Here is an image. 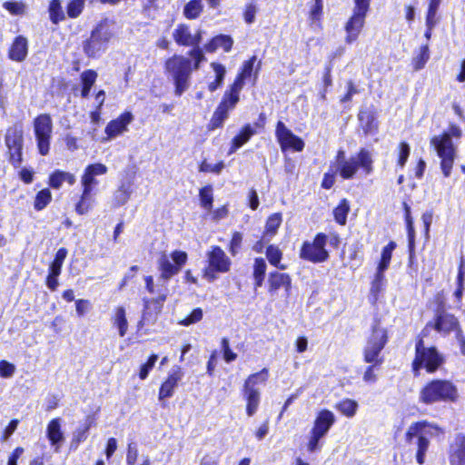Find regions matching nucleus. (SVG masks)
Segmentation results:
<instances>
[{"mask_svg": "<svg viewBox=\"0 0 465 465\" xmlns=\"http://www.w3.org/2000/svg\"><path fill=\"white\" fill-rule=\"evenodd\" d=\"M360 170L365 175L371 174L373 171L372 155L363 148L351 156H347L343 150H339L335 159L331 162V171L338 173L343 180L355 178Z\"/></svg>", "mask_w": 465, "mask_h": 465, "instance_id": "obj_1", "label": "nucleus"}, {"mask_svg": "<svg viewBox=\"0 0 465 465\" xmlns=\"http://www.w3.org/2000/svg\"><path fill=\"white\" fill-rule=\"evenodd\" d=\"M442 433L440 427L428 421H417L411 423L405 433L407 443L416 447L415 459L417 463H425L426 454L430 448V440Z\"/></svg>", "mask_w": 465, "mask_h": 465, "instance_id": "obj_2", "label": "nucleus"}, {"mask_svg": "<svg viewBox=\"0 0 465 465\" xmlns=\"http://www.w3.org/2000/svg\"><path fill=\"white\" fill-rule=\"evenodd\" d=\"M107 171V167L100 163L89 164L85 167L81 177L82 194L75 205V212L78 214H85L91 210L94 202V191L99 183L96 176L104 175Z\"/></svg>", "mask_w": 465, "mask_h": 465, "instance_id": "obj_3", "label": "nucleus"}, {"mask_svg": "<svg viewBox=\"0 0 465 465\" xmlns=\"http://www.w3.org/2000/svg\"><path fill=\"white\" fill-rule=\"evenodd\" d=\"M458 398L456 386L447 380H433L419 391V401L430 405L440 401H454Z\"/></svg>", "mask_w": 465, "mask_h": 465, "instance_id": "obj_4", "label": "nucleus"}, {"mask_svg": "<svg viewBox=\"0 0 465 465\" xmlns=\"http://www.w3.org/2000/svg\"><path fill=\"white\" fill-rule=\"evenodd\" d=\"M460 129L458 126L452 125L448 133L434 136L431 139V144L435 147L439 157L441 159L440 166L445 177L450 176L455 158V149L451 136L460 137Z\"/></svg>", "mask_w": 465, "mask_h": 465, "instance_id": "obj_5", "label": "nucleus"}, {"mask_svg": "<svg viewBox=\"0 0 465 465\" xmlns=\"http://www.w3.org/2000/svg\"><path fill=\"white\" fill-rule=\"evenodd\" d=\"M113 37V32L107 21L98 24L91 32L89 39L84 43V51L89 57H96L104 52Z\"/></svg>", "mask_w": 465, "mask_h": 465, "instance_id": "obj_6", "label": "nucleus"}, {"mask_svg": "<svg viewBox=\"0 0 465 465\" xmlns=\"http://www.w3.org/2000/svg\"><path fill=\"white\" fill-rule=\"evenodd\" d=\"M165 68L174 80L175 93L181 95L188 88L187 79L192 70L191 61L183 56L174 55L166 61Z\"/></svg>", "mask_w": 465, "mask_h": 465, "instance_id": "obj_7", "label": "nucleus"}, {"mask_svg": "<svg viewBox=\"0 0 465 465\" xmlns=\"http://www.w3.org/2000/svg\"><path fill=\"white\" fill-rule=\"evenodd\" d=\"M241 91L242 87H229L224 92L221 103L210 120V130L222 127L223 122L228 118L229 112L238 104Z\"/></svg>", "mask_w": 465, "mask_h": 465, "instance_id": "obj_8", "label": "nucleus"}, {"mask_svg": "<svg viewBox=\"0 0 465 465\" xmlns=\"http://www.w3.org/2000/svg\"><path fill=\"white\" fill-rule=\"evenodd\" d=\"M443 363V357L434 347L425 348L422 340L416 344V356L412 363L415 374L421 368H425L428 372H434Z\"/></svg>", "mask_w": 465, "mask_h": 465, "instance_id": "obj_9", "label": "nucleus"}, {"mask_svg": "<svg viewBox=\"0 0 465 465\" xmlns=\"http://www.w3.org/2000/svg\"><path fill=\"white\" fill-rule=\"evenodd\" d=\"M386 342V330L381 327L380 324H375L363 350L365 362L372 363L374 366L381 364V360L379 356Z\"/></svg>", "mask_w": 465, "mask_h": 465, "instance_id": "obj_10", "label": "nucleus"}, {"mask_svg": "<svg viewBox=\"0 0 465 465\" xmlns=\"http://www.w3.org/2000/svg\"><path fill=\"white\" fill-rule=\"evenodd\" d=\"M173 37L180 45L193 47L191 51V55L195 59V66L197 67L203 56V51L199 47V44L202 40L201 30H196L193 33L187 25L180 24L173 30Z\"/></svg>", "mask_w": 465, "mask_h": 465, "instance_id": "obj_11", "label": "nucleus"}, {"mask_svg": "<svg viewBox=\"0 0 465 465\" xmlns=\"http://www.w3.org/2000/svg\"><path fill=\"white\" fill-rule=\"evenodd\" d=\"M34 131L39 153L46 155L50 150L53 121L49 114H42L34 120Z\"/></svg>", "mask_w": 465, "mask_h": 465, "instance_id": "obj_12", "label": "nucleus"}, {"mask_svg": "<svg viewBox=\"0 0 465 465\" xmlns=\"http://www.w3.org/2000/svg\"><path fill=\"white\" fill-rule=\"evenodd\" d=\"M326 235L319 233L313 242H305L302 247L301 258L312 262H322L329 257L328 252L325 250Z\"/></svg>", "mask_w": 465, "mask_h": 465, "instance_id": "obj_13", "label": "nucleus"}, {"mask_svg": "<svg viewBox=\"0 0 465 465\" xmlns=\"http://www.w3.org/2000/svg\"><path fill=\"white\" fill-rule=\"evenodd\" d=\"M171 257L173 262L166 254H163L158 262L161 276L165 280H168L174 274L178 273L187 260L186 252L181 251L173 252Z\"/></svg>", "mask_w": 465, "mask_h": 465, "instance_id": "obj_14", "label": "nucleus"}, {"mask_svg": "<svg viewBox=\"0 0 465 465\" xmlns=\"http://www.w3.org/2000/svg\"><path fill=\"white\" fill-rule=\"evenodd\" d=\"M276 137L282 151L293 149L294 151L301 152L304 148V142L281 121L277 123Z\"/></svg>", "mask_w": 465, "mask_h": 465, "instance_id": "obj_15", "label": "nucleus"}, {"mask_svg": "<svg viewBox=\"0 0 465 465\" xmlns=\"http://www.w3.org/2000/svg\"><path fill=\"white\" fill-rule=\"evenodd\" d=\"M230 265L231 262L224 252L219 247L213 248L209 254V267L208 270H205V278L213 280L215 278L214 272H226L229 271Z\"/></svg>", "mask_w": 465, "mask_h": 465, "instance_id": "obj_16", "label": "nucleus"}, {"mask_svg": "<svg viewBox=\"0 0 465 465\" xmlns=\"http://www.w3.org/2000/svg\"><path fill=\"white\" fill-rule=\"evenodd\" d=\"M134 120L130 112L122 114L118 118L112 120L105 127V134L109 139H113L126 132L128 124Z\"/></svg>", "mask_w": 465, "mask_h": 465, "instance_id": "obj_17", "label": "nucleus"}, {"mask_svg": "<svg viewBox=\"0 0 465 465\" xmlns=\"http://www.w3.org/2000/svg\"><path fill=\"white\" fill-rule=\"evenodd\" d=\"M433 328L440 333L446 335L451 331L460 330L457 319L444 311L438 312Z\"/></svg>", "mask_w": 465, "mask_h": 465, "instance_id": "obj_18", "label": "nucleus"}, {"mask_svg": "<svg viewBox=\"0 0 465 465\" xmlns=\"http://www.w3.org/2000/svg\"><path fill=\"white\" fill-rule=\"evenodd\" d=\"M62 424L59 418L49 421L46 428V437L54 447V452H59L61 445L64 441V436L61 430Z\"/></svg>", "mask_w": 465, "mask_h": 465, "instance_id": "obj_19", "label": "nucleus"}, {"mask_svg": "<svg viewBox=\"0 0 465 465\" xmlns=\"http://www.w3.org/2000/svg\"><path fill=\"white\" fill-rule=\"evenodd\" d=\"M396 247V243L394 242H390L386 246L383 247L381 251V261L378 264L377 272L375 275V279L373 281V285L378 286L380 282L383 280V272L387 270L390 265L392 252Z\"/></svg>", "mask_w": 465, "mask_h": 465, "instance_id": "obj_20", "label": "nucleus"}, {"mask_svg": "<svg viewBox=\"0 0 465 465\" xmlns=\"http://www.w3.org/2000/svg\"><path fill=\"white\" fill-rule=\"evenodd\" d=\"M269 288L268 291L272 295L281 288H284L287 295L291 290L292 281L287 273L278 272H271L268 279Z\"/></svg>", "mask_w": 465, "mask_h": 465, "instance_id": "obj_21", "label": "nucleus"}, {"mask_svg": "<svg viewBox=\"0 0 465 465\" xmlns=\"http://www.w3.org/2000/svg\"><path fill=\"white\" fill-rule=\"evenodd\" d=\"M365 23V17L353 14L345 25L347 33L345 42L351 44L358 38Z\"/></svg>", "mask_w": 465, "mask_h": 465, "instance_id": "obj_22", "label": "nucleus"}, {"mask_svg": "<svg viewBox=\"0 0 465 465\" xmlns=\"http://www.w3.org/2000/svg\"><path fill=\"white\" fill-rule=\"evenodd\" d=\"M450 465H465V435L458 434L450 447Z\"/></svg>", "mask_w": 465, "mask_h": 465, "instance_id": "obj_23", "label": "nucleus"}, {"mask_svg": "<svg viewBox=\"0 0 465 465\" xmlns=\"http://www.w3.org/2000/svg\"><path fill=\"white\" fill-rule=\"evenodd\" d=\"M183 373L180 368L173 369L166 381L162 384L159 391V400L173 396V390L181 381Z\"/></svg>", "mask_w": 465, "mask_h": 465, "instance_id": "obj_24", "label": "nucleus"}, {"mask_svg": "<svg viewBox=\"0 0 465 465\" xmlns=\"http://www.w3.org/2000/svg\"><path fill=\"white\" fill-rule=\"evenodd\" d=\"M334 422V414L329 410H322L314 420L312 430L325 436Z\"/></svg>", "mask_w": 465, "mask_h": 465, "instance_id": "obj_25", "label": "nucleus"}, {"mask_svg": "<svg viewBox=\"0 0 465 465\" xmlns=\"http://www.w3.org/2000/svg\"><path fill=\"white\" fill-rule=\"evenodd\" d=\"M211 70L208 73V90L210 92L216 91L222 84L226 74L225 67L218 63H212L210 64Z\"/></svg>", "mask_w": 465, "mask_h": 465, "instance_id": "obj_26", "label": "nucleus"}, {"mask_svg": "<svg viewBox=\"0 0 465 465\" xmlns=\"http://www.w3.org/2000/svg\"><path fill=\"white\" fill-rule=\"evenodd\" d=\"M133 193V183L128 181L122 182L114 191L112 197V205L114 208L124 205Z\"/></svg>", "mask_w": 465, "mask_h": 465, "instance_id": "obj_27", "label": "nucleus"}, {"mask_svg": "<svg viewBox=\"0 0 465 465\" xmlns=\"http://www.w3.org/2000/svg\"><path fill=\"white\" fill-rule=\"evenodd\" d=\"M242 396L246 401V413L249 417L255 414L261 401V391L259 389L242 388Z\"/></svg>", "mask_w": 465, "mask_h": 465, "instance_id": "obj_28", "label": "nucleus"}, {"mask_svg": "<svg viewBox=\"0 0 465 465\" xmlns=\"http://www.w3.org/2000/svg\"><path fill=\"white\" fill-rule=\"evenodd\" d=\"M256 62V56L251 57L249 60L245 61L242 64L241 72L238 74L234 83L230 87H242L243 88L244 84H250V77L252 76L254 63Z\"/></svg>", "mask_w": 465, "mask_h": 465, "instance_id": "obj_29", "label": "nucleus"}, {"mask_svg": "<svg viewBox=\"0 0 465 465\" xmlns=\"http://www.w3.org/2000/svg\"><path fill=\"white\" fill-rule=\"evenodd\" d=\"M232 44L233 40L231 36L220 35L213 37L208 44H205V52H216L219 49L229 52Z\"/></svg>", "mask_w": 465, "mask_h": 465, "instance_id": "obj_30", "label": "nucleus"}, {"mask_svg": "<svg viewBox=\"0 0 465 465\" xmlns=\"http://www.w3.org/2000/svg\"><path fill=\"white\" fill-rule=\"evenodd\" d=\"M111 322L113 326L118 330L119 335L124 337L128 331V322L126 311L123 306H118L114 309Z\"/></svg>", "mask_w": 465, "mask_h": 465, "instance_id": "obj_31", "label": "nucleus"}, {"mask_svg": "<svg viewBox=\"0 0 465 465\" xmlns=\"http://www.w3.org/2000/svg\"><path fill=\"white\" fill-rule=\"evenodd\" d=\"M27 55V40L24 36H17L9 52V56L12 60L21 62L25 60Z\"/></svg>", "mask_w": 465, "mask_h": 465, "instance_id": "obj_32", "label": "nucleus"}, {"mask_svg": "<svg viewBox=\"0 0 465 465\" xmlns=\"http://www.w3.org/2000/svg\"><path fill=\"white\" fill-rule=\"evenodd\" d=\"M282 222V216L280 213L271 214L265 224V229L262 234L263 241H271L277 233L279 227Z\"/></svg>", "mask_w": 465, "mask_h": 465, "instance_id": "obj_33", "label": "nucleus"}, {"mask_svg": "<svg viewBox=\"0 0 465 465\" xmlns=\"http://www.w3.org/2000/svg\"><path fill=\"white\" fill-rule=\"evenodd\" d=\"M5 144L8 149L15 146H23V129L20 125H14L7 129L5 134Z\"/></svg>", "mask_w": 465, "mask_h": 465, "instance_id": "obj_34", "label": "nucleus"}, {"mask_svg": "<svg viewBox=\"0 0 465 465\" xmlns=\"http://www.w3.org/2000/svg\"><path fill=\"white\" fill-rule=\"evenodd\" d=\"M254 134V130L250 124L244 126L241 133L232 139V148L230 153L235 152L237 149L242 147L247 143L250 138Z\"/></svg>", "mask_w": 465, "mask_h": 465, "instance_id": "obj_35", "label": "nucleus"}, {"mask_svg": "<svg viewBox=\"0 0 465 465\" xmlns=\"http://www.w3.org/2000/svg\"><path fill=\"white\" fill-rule=\"evenodd\" d=\"M75 176L67 172L55 171L50 176V185L55 189L60 188L64 182H67L69 184L72 185L75 183Z\"/></svg>", "mask_w": 465, "mask_h": 465, "instance_id": "obj_36", "label": "nucleus"}, {"mask_svg": "<svg viewBox=\"0 0 465 465\" xmlns=\"http://www.w3.org/2000/svg\"><path fill=\"white\" fill-rule=\"evenodd\" d=\"M266 257L269 262L277 267L280 270H285L287 268L286 265L281 263V260L282 257V252L280 250L278 246L269 245L266 250Z\"/></svg>", "mask_w": 465, "mask_h": 465, "instance_id": "obj_37", "label": "nucleus"}, {"mask_svg": "<svg viewBox=\"0 0 465 465\" xmlns=\"http://www.w3.org/2000/svg\"><path fill=\"white\" fill-rule=\"evenodd\" d=\"M267 379L268 369L263 368L261 371L249 375L244 381L243 388L258 389L257 385L260 383H265Z\"/></svg>", "mask_w": 465, "mask_h": 465, "instance_id": "obj_38", "label": "nucleus"}, {"mask_svg": "<svg viewBox=\"0 0 465 465\" xmlns=\"http://www.w3.org/2000/svg\"><path fill=\"white\" fill-rule=\"evenodd\" d=\"M335 408L344 416L352 418L358 410V403L354 400L344 399L338 402Z\"/></svg>", "mask_w": 465, "mask_h": 465, "instance_id": "obj_39", "label": "nucleus"}, {"mask_svg": "<svg viewBox=\"0 0 465 465\" xmlns=\"http://www.w3.org/2000/svg\"><path fill=\"white\" fill-rule=\"evenodd\" d=\"M203 11L202 0H191L183 8V15L187 19L197 18Z\"/></svg>", "mask_w": 465, "mask_h": 465, "instance_id": "obj_40", "label": "nucleus"}, {"mask_svg": "<svg viewBox=\"0 0 465 465\" xmlns=\"http://www.w3.org/2000/svg\"><path fill=\"white\" fill-rule=\"evenodd\" d=\"M349 212V202L346 199H342L339 205L333 210L335 221L341 225H345Z\"/></svg>", "mask_w": 465, "mask_h": 465, "instance_id": "obj_41", "label": "nucleus"}, {"mask_svg": "<svg viewBox=\"0 0 465 465\" xmlns=\"http://www.w3.org/2000/svg\"><path fill=\"white\" fill-rule=\"evenodd\" d=\"M323 12V0H314L309 10V19L312 24L319 25Z\"/></svg>", "mask_w": 465, "mask_h": 465, "instance_id": "obj_42", "label": "nucleus"}, {"mask_svg": "<svg viewBox=\"0 0 465 465\" xmlns=\"http://www.w3.org/2000/svg\"><path fill=\"white\" fill-rule=\"evenodd\" d=\"M430 59V50L428 45H422L420 48V53L417 54L413 60L412 64L415 71H419L422 69L428 60Z\"/></svg>", "mask_w": 465, "mask_h": 465, "instance_id": "obj_43", "label": "nucleus"}, {"mask_svg": "<svg viewBox=\"0 0 465 465\" xmlns=\"http://www.w3.org/2000/svg\"><path fill=\"white\" fill-rule=\"evenodd\" d=\"M50 19L54 24H58L64 19L61 2L59 0H52L49 5Z\"/></svg>", "mask_w": 465, "mask_h": 465, "instance_id": "obj_44", "label": "nucleus"}, {"mask_svg": "<svg viewBox=\"0 0 465 465\" xmlns=\"http://www.w3.org/2000/svg\"><path fill=\"white\" fill-rule=\"evenodd\" d=\"M67 250L65 248H60L55 254L54 260L50 264L49 272L53 274H60L63 263L66 258Z\"/></svg>", "mask_w": 465, "mask_h": 465, "instance_id": "obj_45", "label": "nucleus"}, {"mask_svg": "<svg viewBox=\"0 0 465 465\" xmlns=\"http://www.w3.org/2000/svg\"><path fill=\"white\" fill-rule=\"evenodd\" d=\"M52 195L49 189L40 191L35 199V209L37 211L43 210L51 201Z\"/></svg>", "mask_w": 465, "mask_h": 465, "instance_id": "obj_46", "label": "nucleus"}, {"mask_svg": "<svg viewBox=\"0 0 465 465\" xmlns=\"http://www.w3.org/2000/svg\"><path fill=\"white\" fill-rule=\"evenodd\" d=\"M84 6V0H73L67 5V15L71 18L80 15Z\"/></svg>", "mask_w": 465, "mask_h": 465, "instance_id": "obj_47", "label": "nucleus"}, {"mask_svg": "<svg viewBox=\"0 0 465 465\" xmlns=\"http://www.w3.org/2000/svg\"><path fill=\"white\" fill-rule=\"evenodd\" d=\"M323 437H324V435H322L312 429V430L310 432L309 441L307 444L308 450L310 452H314L316 450H319L322 448L320 440Z\"/></svg>", "mask_w": 465, "mask_h": 465, "instance_id": "obj_48", "label": "nucleus"}, {"mask_svg": "<svg viewBox=\"0 0 465 465\" xmlns=\"http://www.w3.org/2000/svg\"><path fill=\"white\" fill-rule=\"evenodd\" d=\"M15 372V366L7 361H0V377L8 379L13 377Z\"/></svg>", "mask_w": 465, "mask_h": 465, "instance_id": "obj_49", "label": "nucleus"}, {"mask_svg": "<svg viewBox=\"0 0 465 465\" xmlns=\"http://www.w3.org/2000/svg\"><path fill=\"white\" fill-rule=\"evenodd\" d=\"M4 7L15 15H24L26 9L25 5L19 2H5Z\"/></svg>", "mask_w": 465, "mask_h": 465, "instance_id": "obj_50", "label": "nucleus"}, {"mask_svg": "<svg viewBox=\"0 0 465 465\" xmlns=\"http://www.w3.org/2000/svg\"><path fill=\"white\" fill-rule=\"evenodd\" d=\"M411 153V148L409 144L405 142H401L399 145V158H398V165L401 168L405 165L409 155Z\"/></svg>", "mask_w": 465, "mask_h": 465, "instance_id": "obj_51", "label": "nucleus"}, {"mask_svg": "<svg viewBox=\"0 0 465 465\" xmlns=\"http://www.w3.org/2000/svg\"><path fill=\"white\" fill-rule=\"evenodd\" d=\"M23 146H15L8 149L10 154V162L15 167H18L22 161Z\"/></svg>", "mask_w": 465, "mask_h": 465, "instance_id": "obj_52", "label": "nucleus"}, {"mask_svg": "<svg viewBox=\"0 0 465 465\" xmlns=\"http://www.w3.org/2000/svg\"><path fill=\"white\" fill-rule=\"evenodd\" d=\"M371 0H354L353 14L366 17Z\"/></svg>", "mask_w": 465, "mask_h": 465, "instance_id": "obj_53", "label": "nucleus"}, {"mask_svg": "<svg viewBox=\"0 0 465 465\" xmlns=\"http://www.w3.org/2000/svg\"><path fill=\"white\" fill-rule=\"evenodd\" d=\"M158 359V356L153 354L152 355L148 361L143 364L142 367H141V370H140V373H139V376L142 380H144L147 378L150 371L153 369V367L154 366L156 361Z\"/></svg>", "mask_w": 465, "mask_h": 465, "instance_id": "obj_54", "label": "nucleus"}, {"mask_svg": "<svg viewBox=\"0 0 465 465\" xmlns=\"http://www.w3.org/2000/svg\"><path fill=\"white\" fill-rule=\"evenodd\" d=\"M267 264L263 258H255L253 262V276H265Z\"/></svg>", "mask_w": 465, "mask_h": 465, "instance_id": "obj_55", "label": "nucleus"}, {"mask_svg": "<svg viewBox=\"0 0 465 465\" xmlns=\"http://www.w3.org/2000/svg\"><path fill=\"white\" fill-rule=\"evenodd\" d=\"M138 457V450L137 446L134 442H131L128 444L127 454H126V463L127 465H134Z\"/></svg>", "mask_w": 465, "mask_h": 465, "instance_id": "obj_56", "label": "nucleus"}, {"mask_svg": "<svg viewBox=\"0 0 465 465\" xmlns=\"http://www.w3.org/2000/svg\"><path fill=\"white\" fill-rule=\"evenodd\" d=\"M91 309V303L88 300L79 299L75 302V311L79 317H83Z\"/></svg>", "mask_w": 465, "mask_h": 465, "instance_id": "obj_57", "label": "nucleus"}, {"mask_svg": "<svg viewBox=\"0 0 465 465\" xmlns=\"http://www.w3.org/2000/svg\"><path fill=\"white\" fill-rule=\"evenodd\" d=\"M97 78L96 72L93 70H86L82 73L81 74V80L83 83V85L92 87V85L94 84L95 80Z\"/></svg>", "mask_w": 465, "mask_h": 465, "instance_id": "obj_58", "label": "nucleus"}, {"mask_svg": "<svg viewBox=\"0 0 465 465\" xmlns=\"http://www.w3.org/2000/svg\"><path fill=\"white\" fill-rule=\"evenodd\" d=\"M203 317V312L200 308L195 309L192 312V313L186 317L184 320L181 321L180 323L183 325H190L196 322H199Z\"/></svg>", "mask_w": 465, "mask_h": 465, "instance_id": "obj_59", "label": "nucleus"}, {"mask_svg": "<svg viewBox=\"0 0 465 465\" xmlns=\"http://www.w3.org/2000/svg\"><path fill=\"white\" fill-rule=\"evenodd\" d=\"M242 241V235L239 232H235L232 234V238L230 244V252L232 255H235L241 247Z\"/></svg>", "mask_w": 465, "mask_h": 465, "instance_id": "obj_60", "label": "nucleus"}, {"mask_svg": "<svg viewBox=\"0 0 465 465\" xmlns=\"http://www.w3.org/2000/svg\"><path fill=\"white\" fill-rule=\"evenodd\" d=\"M228 214V210L225 205L217 208L214 211L209 213V216L213 222H218L224 219Z\"/></svg>", "mask_w": 465, "mask_h": 465, "instance_id": "obj_61", "label": "nucleus"}, {"mask_svg": "<svg viewBox=\"0 0 465 465\" xmlns=\"http://www.w3.org/2000/svg\"><path fill=\"white\" fill-rule=\"evenodd\" d=\"M437 9L428 7V12L426 15V27H435V25L439 22V18L437 17Z\"/></svg>", "mask_w": 465, "mask_h": 465, "instance_id": "obj_62", "label": "nucleus"}, {"mask_svg": "<svg viewBox=\"0 0 465 465\" xmlns=\"http://www.w3.org/2000/svg\"><path fill=\"white\" fill-rule=\"evenodd\" d=\"M90 425H86L84 429H78L74 432L73 443H80L87 439V432Z\"/></svg>", "mask_w": 465, "mask_h": 465, "instance_id": "obj_63", "label": "nucleus"}, {"mask_svg": "<svg viewBox=\"0 0 465 465\" xmlns=\"http://www.w3.org/2000/svg\"><path fill=\"white\" fill-rule=\"evenodd\" d=\"M257 13V7L253 4H250L246 6L244 11V20L247 24H252L255 20V15Z\"/></svg>", "mask_w": 465, "mask_h": 465, "instance_id": "obj_64", "label": "nucleus"}]
</instances>
